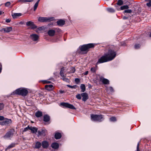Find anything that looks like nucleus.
<instances>
[{
  "instance_id": "f257e3e1",
  "label": "nucleus",
  "mask_w": 151,
  "mask_h": 151,
  "mask_svg": "<svg viewBox=\"0 0 151 151\" xmlns=\"http://www.w3.org/2000/svg\"><path fill=\"white\" fill-rule=\"evenodd\" d=\"M28 93V91L26 88H19L16 89L13 92L12 95H15V94L22 95V96H25Z\"/></svg>"
},
{
  "instance_id": "f03ea898",
  "label": "nucleus",
  "mask_w": 151,
  "mask_h": 151,
  "mask_svg": "<svg viewBox=\"0 0 151 151\" xmlns=\"http://www.w3.org/2000/svg\"><path fill=\"white\" fill-rule=\"evenodd\" d=\"M109 61L113 60L116 57V52L114 50L109 49L107 53L105 54Z\"/></svg>"
},
{
  "instance_id": "7ed1b4c3",
  "label": "nucleus",
  "mask_w": 151,
  "mask_h": 151,
  "mask_svg": "<svg viewBox=\"0 0 151 151\" xmlns=\"http://www.w3.org/2000/svg\"><path fill=\"white\" fill-rule=\"evenodd\" d=\"M15 132L14 129H11L6 133L3 137L6 139H10L12 138Z\"/></svg>"
},
{
  "instance_id": "20e7f679",
  "label": "nucleus",
  "mask_w": 151,
  "mask_h": 151,
  "mask_svg": "<svg viewBox=\"0 0 151 151\" xmlns=\"http://www.w3.org/2000/svg\"><path fill=\"white\" fill-rule=\"evenodd\" d=\"M94 46V45L93 44L89 43L80 46L79 49L81 52L86 51L87 52L89 49L92 48Z\"/></svg>"
},
{
  "instance_id": "39448f33",
  "label": "nucleus",
  "mask_w": 151,
  "mask_h": 151,
  "mask_svg": "<svg viewBox=\"0 0 151 151\" xmlns=\"http://www.w3.org/2000/svg\"><path fill=\"white\" fill-rule=\"evenodd\" d=\"M91 119L93 121L101 122L103 119V116L102 115H95L92 114L91 115Z\"/></svg>"
},
{
  "instance_id": "423d86ee",
  "label": "nucleus",
  "mask_w": 151,
  "mask_h": 151,
  "mask_svg": "<svg viewBox=\"0 0 151 151\" xmlns=\"http://www.w3.org/2000/svg\"><path fill=\"white\" fill-rule=\"evenodd\" d=\"M54 20V18L53 17H39L38 19V21L41 22H50Z\"/></svg>"
},
{
  "instance_id": "0eeeda50",
  "label": "nucleus",
  "mask_w": 151,
  "mask_h": 151,
  "mask_svg": "<svg viewBox=\"0 0 151 151\" xmlns=\"http://www.w3.org/2000/svg\"><path fill=\"white\" fill-rule=\"evenodd\" d=\"M109 61L108 58L105 54L104 55L102 56L99 59L96 64V65H97L100 63H103Z\"/></svg>"
},
{
  "instance_id": "6e6552de",
  "label": "nucleus",
  "mask_w": 151,
  "mask_h": 151,
  "mask_svg": "<svg viewBox=\"0 0 151 151\" xmlns=\"http://www.w3.org/2000/svg\"><path fill=\"white\" fill-rule=\"evenodd\" d=\"M12 121L11 119L5 118L4 120L1 122V124L2 126H9L12 124Z\"/></svg>"
},
{
  "instance_id": "1a4fd4ad",
  "label": "nucleus",
  "mask_w": 151,
  "mask_h": 151,
  "mask_svg": "<svg viewBox=\"0 0 151 151\" xmlns=\"http://www.w3.org/2000/svg\"><path fill=\"white\" fill-rule=\"evenodd\" d=\"M60 105L66 108L72 109H76V108L73 105L67 103H61Z\"/></svg>"
},
{
  "instance_id": "9d476101",
  "label": "nucleus",
  "mask_w": 151,
  "mask_h": 151,
  "mask_svg": "<svg viewBox=\"0 0 151 151\" xmlns=\"http://www.w3.org/2000/svg\"><path fill=\"white\" fill-rule=\"evenodd\" d=\"M47 132V130L44 128L42 129H41L38 131V135L45 136L46 133Z\"/></svg>"
},
{
  "instance_id": "9b49d317",
  "label": "nucleus",
  "mask_w": 151,
  "mask_h": 151,
  "mask_svg": "<svg viewBox=\"0 0 151 151\" xmlns=\"http://www.w3.org/2000/svg\"><path fill=\"white\" fill-rule=\"evenodd\" d=\"M26 24L28 26H30L32 29H34L37 28V26L34 24V23L31 21L27 22Z\"/></svg>"
},
{
  "instance_id": "f8f14e48",
  "label": "nucleus",
  "mask_w": 151,
  "mask_h": 151,
  "mask_svg": "<svg viewBox=\"0 0 151 151\" xmlns=\"http://www.w3.org/2000/svg\"><path fill=\"white\" fill-rule=\"evenodd\" d=\"M30 38L33 41H37L39 38L38 36L35 34H32L30 35Z\"/></svg>"
},
{
  "instance_id": "ddd939ff",
  "label": "nucleus",
  "mask_w": 151,
  "mask_h": 151,
  "mask_svg": "<svg viewBox=\"0 0 151 151\" xmlns=\"http://www.w3.org/2000/svg\"><path fill=\"white\" fill-rule=\"evenodd\" d=\"M100 81L104 84H108L109 83V81L108 79L102 77L100 78Z\"/></svg>"
},
{
  "instance_id": "4468645a",
  "label": "nucleus",
  "mask_w": 151,
  "mask_h": 151,
  "mask_svg": "<svg viewBox=\"0 0 151 151\" xmlns=\"http://www.w3.org/2000/svg\"><path fill=\"white\" fill-rule=\"evenodd\" d=\"M81 95L83 97L82 100L84 101H86L88 99V94L86 93H81Z\"/></svg>"
},
{
  "instance_id": "2eb2a0df",
  "label": "nucleus",
  "mask_w": 151,
  "mask_h": 151,
  "mask_svg": "<svg viewBox=\"0 0 151 151\" xmlns=\"http://www.w3.org/2000/svg\"><path fill=\"white\" fill-rule=\"evenodd\" d=\"M12 27H6L2 29V30L4 31L5 32L8 33L12 31Z\"/></svg>"
},
{
  "instance_id": "dca6fc26",
  "label": "nucleus",
  "mask_w": 151,
  "mask_h": 151,
  "mask_svg": "<svg viewBox=\"0 0 151 151\" xmlns=\"http://www.w3.org/2000/svg\"><path fill=\"white\" fill-rule=\"evenodd\" d=\"M50 119V117L48 114H45L43 116V121L45 122H49Z\"/></svg>"
},
{
  "instance_id": "f3484780",
  "label": "nucleus",
  "mask_w": 151,
  "mask_h": 151,
  "mask_svg": "<svg viewBox=\"0 0 151 151\" xmlns=\"http://www.w3.org/2000/svg\"><path fill=\"white\" fill-rule=\"evenodd\" d=\"M45 89L48 91H50L52 90L53 88V86L52 85H46L45 86Z\"/></svg>"
},
{
  "instance_id": "a211bd4d",
  "label": "nucleus",
  "mask_w": 151,
  "mask_h": 151,
  "mask_svg": "<svg viewBox=\"0 0 151 151\" xmlns=\"http://www.w3.org/2000/svg\"><path fill=\"white\" fill-rule=\"evenodd\" d=\"M48 35L50 36H53L55 33V31L53 29H50L47 32Z\"/></svg>"
},
{
  "instance_id": "6ab92c4d",
  "label": "nucleus",
  "mask_w": 151,
  "mask_h": 151,
  "mask_svg": "<svg viewBox=\"0 0 151 151\" xmlns=\"http://www.w3.org/2000/svg\"><path fill=\"white\" fill-rule=\"evenodd\" d=\"M57 24L59 26H62L65 23V21L64 20L60 19L57 21Z\"/></svg>"
},
{
  "instance_id": "aec40b11",
  "label": "nucleus",
  "mask_w": 151,
  "mask_h": 151,
  "mask_svg": "<svg viewBox=\"0 0 151 151\" xmlns=\"http://www.w3.org/2000/svg\"><path fill=\"white\" fill-rule=\"evenodd\" d=\"M22 14L21 13H15L12 14V16L13 19H15L18 17L21 16Z\"/></svg>"
},
{
  "instance_id": "412c9836",
  "label": "nucleus",
  "mask_w": 151,
  "mask_h": 151,
  "mask_svg": "<svg viewBox=\"0 0 151 151\" xmlns=\"http://www.w3.org/2000/svg\"><path fill=\"white\" fill-rule=\"evenodd\" d=\"M29 130H31L32 132L33 133H35L37 131V128L35 127H31Z\"/></svg>"
},
{
  "instance_id": "4be33fe9",
  "label": "nucleus",
  "mask_w": 151,
  "mask_h": 151,
  "mask_svg": "<svg viewBox=\"0 0 151 151\" xmlns=\"http://www.w3.org/2000/svg\"><path fill=\"white\" fill-rule=\"evenodd\" d=\"M51 147L52 148L55 149H57L59 147V144L57 143H53L51 145Z\"/></svg>"
},
{
  "instance_id": "5701e85b",
  "label": "nucleus",
  "mask_w": 151,
  "mask_h": 151,
  "mask_svg": "<svg viewBox=\"0 0 151 151\" xmlns=\"http://www.w3.org/2000/svg\"><path fill=\"white\" fill-rule=\"evenodd\" d=\"M42 115V112L40 111H37L35 114V116L38 118L41 117Z\"/></svg>"
},
{
  "instance_id": "b1692460",
  "label": "nucleus",
  "mask_w": 151,
  "mask_h": 151,
  "mask_svg": "<svg viewBox=\"0 0 151 151\" xmlns=\"http://www.w3.org/2000/svg\"><path fill=\"white\" fill-rule=\"evenodd\" d=\"M48 145V143L47 142L44 141L42 142V146L43 148H47Z\"/></svg>"
},
{
  "instance_id": "393cba45",
  "label": "nucleus",
  "mask_w": 151,
  "mask_h": 151,
  "mask_svg": "<svg viewBox=\"0 0 151 151\" xmlns=\"http://www.w3.org/2000/svg\"><path fill=\"white\" fill-rule=\"evenodd\" d=\"M61 137V135L60 133H56L55 135V137L57 139H60Z\"/></svg>"
},
{
  "instance_id": "a878e982",
  "label": "nucleus",
  "mask_w": 151,
  "mask_h": 151,
  "mask_svg": "<svg viewBox=\"0 0 151 151\" xmlns=\"http://www.w3.org/2000/svg\"><path fill=\"white\" fill-rule=\"evenodd\" d=\"M41 143L39 142H37L36 143L35 145V148L39 149L41 146Z\"/></svg>"
},
{
  "instance_id": "bb28decb",
  "label": "nucleus",
  "mask_w": 151,
  "mask_h": 151,
  "mask_svg": "<svg viewBox=\"0 0 151 151\" xmlns=\"http://www.w3.org/2000/svg\"><path fill=\"white\" fill-rule=\"evenodd\" d=\"M80 88L82 92H84L86 90V86L84 84H82L80 86Z\"/></svg>"
},
{
  "instance_id": "cd10ccee",
  "label": "nucleus",
  "mask_w": 151,
  "mask_h": 151,
  "mask_svg": "<svg viewBox=\"0 0 151 151\" xmlns=\"http://www.w3.org/2000/svg\"><path fill=\"white\" fill-rule=\"evenodd\" d=\"M65 69V68L64 67H63L61 69V70L60 72V75L62 77H63L64 76V72Z\"/></svg>"
},
{
  "instance_id": "c85d7f7f",
  "label": "nucleus",
  "mask_w": 151,
  "mask_h": 151,
  "mask_svg": "<svg viewBox=\"0 0 151 151\" xmlns=\"http://www.w3.org/2000/svg\"><path fill=\"white\" fill-rule=\"evenodd\" d=\"M107 10L109 12L113 13L115 12V10L112 8H109L107 9Z\"/></svg>"
},
{
  "instance_id": "c756f323",
  "label": "nucleus",
  "mask_w": 151,
  "mask_h": 151,
  "mask_svg": "<svg viewBox=\"0 0 151 151\" xmlns=\"http://www.w3.org/2000/svg\"><path fill=\"white\" fill-rule=\"evenodd\" d=\"M107 90L108 91H109V92H113L114 91V89L112 87H109L107 88Z\"/></svg>"
},
{
  "instance_id": "7c9ffc66",
  "label": "nucleus",
  "mask_w": 151,
  "mask_h": 151,
  "mask_svg": "<svg viewBox=\"0 0 151 151\" xmlns=\"http://www.w3.org/2000/svg\"><path fill=\"white\" fill-rule=\"evenodd\" d=\"M129 8V6L128 5H123L120 8L121 10H123L124 9H128Z\"/></svg>"
},
{
  "instance_id": "2f4dec72",
  "label": "nucleus",
  "mask_w": 151,
  "mask_h": 151,
  "mask_svg": "<svg viewBox=\"0 0 151 151\" xmlns=\"http://www.w3.org/2000/svg\"><path fill=\"white\" fill-rule=\"evenodd\" d=\"M15 146V144L14 143H12L9 145L6 149H9L11 148L14 147Z\"/></svg>"
},
{
  "instance_id": "473e14b6",
  "label": "nucleus",
  "mask_w": 151,
  "mask_h": 151,
  "mask_svg": "<svg viewBox=\"0 0 151 151\" xmlns=\"http://www.w3.org/2000/svg\"><path fill=\"white\" fill-rule=\"evenodd\" d=\"M96 70V68L95 67H92L91 69V71L92 73H95Z\"/></svg>"
},
{
  "instance_id": "72a5a7b5",
  "label": "nucleus",
  "mask_w": 151,
  "mask_h": 151,
  "mask_svg": "<svg viewBox=\"0 0 151 151\" xmlns=\"http://www.w3.org/2000/svg\"><path fill=\"white\" fill-rule=\"evenodd\" d=\"M109 120L111 122H115L116 121V118L115 117H112L110 118Z\"/></svg>"
},
{
  "instance_id": "f704fd0d",
  "label": "nucleus",
  "mask_w": 151,
  "mask_h": 151,
  "mask_svg": "<svg viewBox=\"0 0 151 151\" xmlns=\"http://www.w3.org/2000/svg\"><path fill=\"white\" fill-rule=\"evenodd\" d=\"M67 86L68 87L70 88H77L78 86H77L76 85H73V86H71V85H67Z\"/></svg>"
},
{
  "instance_id": "c9c22d12",
  "label": "nucleus",
  "mask_w": 151,
  "mask_h": 151,
  "mask_svg": "<svg viewBox=\"0 0 151 151\" xmlns=\"http://www.w3.org/2000/svg\"><path fill=\"white\" fill-rule=\"evenodd\" d=\"M123 4V2L122 0H119L117 3V4L119 5H121Z\"/></svg>"
},
{
  "instance_id": "e433bc0d",
  "label": "nucleus",
  "mask_w": 151,
  "mask_h": 151,
  "mask_svg": "<svg viewBox=\"0 0 151 151\" xmlns=\"http://www.w3.org/2000/svg\"><path fill=\"white\" fill-rule=\"evenodd\" d=\"M4 105L2 103H0V111L2 110L4 107Z\"/></svg>"
},
{
  "instance_id": "4c0bfd02",
  "label": "nucleus",
  "mask_w": 151,
  "mask_h": 151,
  "mask_svg": "<svg viewBox=\"0 0 151 151\" xmlns=\"http://www.w3.org/2000/svg\"><path fill=\"white\" fill-rule=\"evenodd\" d=\"M30 127H29V126H28L27 127L24 128L23 130V132H25L27 131L28 129H29Z\"/></svg>"
},
{
  "instance_id": "58836bf2",
  "label": "nucleus",
  "mask_w": 151,
  "mask_h": 151,
  "mask_svg": "<svg viewBox=\"0 0 151 151\" xmlns=\"http://www.w3.org/2000/svg\"><path fill=\"white\" fill-rule=\"evenodd\" d=\"M132 12V11L131 9H127L124 10V13H131Z\"/></svg>"
},
{
  "instance_id": "ea45409f",
  "label": "nucleus",
  "mask_w": 151,
  "mask_h": 151,
  "mask_svg": "<svg viewBox=\"0 0 151 151\" xmlns=\"http://www.w3.org/2000/svg\"><path fill=\"white\" fill-rule=\"evenodd\" d=\"M38 4H37V3H35V4L34 6V11H35L36 10L38 6Z\"/></svg>"
},
{
  "instance_id": "a19ab883",
  "label": "nucleus",
  "mask_w": 151,
  "mask_h": 151,
  "mask_svg": "<svg viewBox=\"0 0 151 151\" xmlns=\"http://www.w3.org/2000/svg\"><path fill=\"white\" fill-rule=\"evenodd\" d=\"M140 47V45L139 44H135L134 45L135 48L136 49H138Z\"/></svg>"
},
{
  "instance_id": "79ce46f5",
  "label": "nucleus",
  "mask_w": 151,
  "mask_h": 151,
  "mask_svg": "<svg viewBox=\"0 0 151 151\" xmlns=\"http://www.w3.org/2000/svg\"><path fill=\"white\" fill-rule=\"evenodd\" d=\"M75 81L76 84H78L80 82V80L78 78H76L75 79Z\"/></svg>"
},
{
  "instance_id": "37998d69",
  "label": "nucleus",
  "mask_w": 151,
  "mask_h": 151,
  "mask_svg": "<svg viewBox=\"0 0 151 151\" xmlns=\"http://www.w3.org/2000/svg\"><path fill=\"white\" fill-rule=\"evenodd\" d=\"M81 94L80 95V94H78L76 95V97L77 99H80L81 98Z\"/></svg>"
},
{
  "instance_id": "c03bdc74",
  "label": "nucleus",
  "mask_w": 151,
  "mask_h": 151,
  "mask_svg": "<svg viewBox=\"0 0 151 151\" xmlns=\"http://www.w3.org/2000/svg\"><path fill=\"white\" fill-rule=\"evenodd\" d=\"M55 30L56 31L58 32H61V30L59 28H55Z\"/></svg>"
},
{
  "instance_id": "a18cd8bd",
  "label": "nucleus",
  "mask_w": 151,
  "mask_h": 151,
  "mask_svg": "<svg viewBox=\"0 0 151 151\" xmlns=\"http://www.w3.org/2000/svg\"><path fill=\"white\" fill-rule=\"evenodd\" d=\"M11 5V3L10 2H7L5 4V6H6L8 7Z\"/></svg>"
},
{
  "instance_id": "49530a36",
  "label": "nucleus",
  "mask_w": 151,
  "mask_h": 151,
  "mask_svg": "<svg viewBox=\"0 0 151 151\" xmlns=\"http://www.w3.org/2000/svg\"><path fill=\"white\" fill-rule=\"evenodd\" d=\"M63 81L66 82H68L69 81V80L67 78L64 77V76L63 77Z\"/></svg>"
},
{
  "instance_id": "de8ad7c7",
  "label": "nucleus",
  "mask_w": 151,
  "mask_h": 151,
  "mask_svg": "<svg viewBox=\"0 0 151 151\" xmlns=\"http://www.w3.org/2000/svg\"><path fill=\"white\" fill-rule=\"evenodd\" d=\"M5 119L4 117L3 116H0V121H4Z\"/></svg>"
},
{
  "instance_id": "09e8293b",
  "label": "nucleus",
  "mask_w": 151,
  "mask_h": 151,
  "mask_svg": "<svg viewBox=\"0 0 151 151\" xmlns=\"http://www.w3.org/2000/svg\"><path fill=\"white\" fill-rule=\"evenodd\" d=\"M71 69L72 70L71 73H74L75 71V69L74 68H73V67H72L71 68Z\"/></svg>"
},
{
  "instance_id": "8fccbe9b",
  "label": "nucleus",
  "mask_w": 151,
  "mask_h": 151,
  "mask_svg": "<svg viewBox=\"0 0 151 151\" xmlns=\"http://www.w3.org/2000/svg\"><path fill=\"white\" fill-rule=\"evenodd\" d=\"M18 2L24 3L26 2V0H18Z\"/></svg>"
},
{
  "instance_id": "3c124183",
  "label": "nucleus",
  "mask_w": 151,
  "mask_h": 151,
  "mask_svg": "<svg viewBox=\"0 0 151 151\" xmlns=\"http://www.w3.org/2000/svg\"><path fill=\"white\" fill-rule=\"evenodd\" d=\"M11 20L10 19H8L6 20V22L7 23H9L10 22Z\"/></svg>"
},
{
  "instance_id": "603ef678",
  "label": "nucleus",
  "mask_w": 151,
  "mask_h": 151,
  "mask_svg": "<svg viewBox=\"0 0 151 151\" xmlns=\"http://www.w3.org/2000/svg\"><path fill=\"white\" fill-rule=\"evenodd\" d=\"M42 29H43V28L42 27H40L38 28L37 29V30H39V31H41V30H42Z\"/></svg>"
},
{
  "instance_id": "864d4df0",
  "label": "nucleus",
  "mask_w": 151,
  "mask_h": 151,
  "mask_svg": "<svg viewBox=\"0 0 151 151\" xmlns=\"http://www.w3.org/2000/svg\"><path fill=\"white\" fill-rule=\"evenodd\" d=\"M34 1V0H26V2H31L33 1Z\"/></svg>"
},
{
  "instance_id": "5fc2aeb1",
  "label": "nucleus",
  "mask_w": 151,
  "mask_h": 151,
  "mask_svg": "<svg viewBox=\"0 0 151 151\" xmlns=\"http://www.w3.org/2000/svg\"><path fill=\"white\" fill-rule=\"evenodd\" d=\"M88 73V71H86V72H85V73H83L84 74V75H87Z\"/></svg>"
},
{
  "instance_id": "6e6d98bb",
  "label": "nucleus",
  "mask_w": 151,
  "mask_h": 151,
  "mask_svg": "<svg viewBox=\"0 0 151 151\" xmlns=\"http://www.w3.org/2000/svg\"><path fill=\"white\" fill-rule=\"evenodd\" d=\"M50 82H51L50 81H45V83H50Z\"/></svg>"
},
{
  "instance_id": "4d7b16f0",
  "label": "nucleus",
  "mask_w": 151,
  "mask_h": 151,
  "mask_svg": "<svg viewBox=\"0 0 151 151\" xmlns=\"http://www.w3.org/2000/svg\"><path fill=\"white\" fill-rule=\"evenodd\" d=\"M60 91V93H64V91H63V90H60L59 91Z\"/></svg>"
},
{
  "instance_id": "13d9d810",
  "label": "nucleus",
  "mask_w": 151,
  "mask_h": 151,
  "mask_svg": "<svg viewBox=\"0 0 151 151\" xmlns=\"http://www.w3.org/2000/svg\"><path fill=\"white\" fill-rule=\"evenodd\" d=\"M127 18H128L127 17H126L125 16L123 17V19H127Z\"/></svg>"
},
{
  "instance_id": "bf43d9fd",
  "label": "nucleus",
  "mask_w": 151,
  "mask_h": 151,
  "mask_svg": "<svg viewBox=\"0 0 151 151\" xmlns=\"http://www.w3.org/2000/svg\"><path fill=\"white\" fill-rule=\"evenodd\" d=\"M40 0H38L37 1V2L36 3H37V4H39V3L40 1Z\"/></svg>"
},
{
  "instance_id": "052dcab7",
  "label": "nucleus",
  "mask_w": 151,
  "mask_h": 151,
  "mask_svg": "<svg viewBox=\"0 0 151 151\" xmlns=\"http://www.w3.org/2000/svg\"><path fill=\"white\" fill-rule=\"evenodd\" d=\"M2 14V11L0 10V15H1Z\"/></svg>"
},
{
  "instance_id": "680f3d73",
  "label": "nucleus",
  "mask_w": 151,
  "mask_h": 151,
  "mask_svg": "<svg viewBox=\"0 0 151 151\" xmlns=\"http://www.w3.org/2000/svg\"><path fill=\"white\" fill-rule=\"evenodd\" d=\"M149 36H150V37H151V33H150V35Z\"/></svg>"
},
{
  "instance_id": "e2e57ef3",
  "label": "nucleus",
  "mask_w": 151,
  "mask_h": 151,
  "mask_svg": "<svg viewBox=\"0 0 151 151\" xmlns=\"http://www.w3.org/2000/svg\"><path fill=\"white\" fill-rule=\"evenodd\" d=\"M39 31V30H37V29L36 30V32H38Z\"/></svg>"
}]
</instances>
